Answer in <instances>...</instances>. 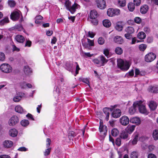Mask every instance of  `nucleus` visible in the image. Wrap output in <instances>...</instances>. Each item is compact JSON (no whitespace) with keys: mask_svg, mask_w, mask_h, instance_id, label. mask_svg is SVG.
Masks as SVG:
<instances>
[{"mask_svg":"<svg viewBox=\"0 0 158 158\" xmlns=\"http://www.w3.org/2000/svg\"><path fill=\"white\" fill-rule=\"evenodd\" d=\"M117 65L119 68L123 71L128 70L130 66L129 62L121 59L118 60Z\"/></svg>","mask_w":158,"mask_h":158,"instance_id":"1","label":"nucleus"},{"mask_svg":"<svg viewBox=\"0 0 158 158\" xmlns=\"http://www.w3.org/2000/svg\"><path fill=\"white\" fill-rule=\"evenodd\" d=\"M64 4L67 9L72 14L74 13L76 9L80 7V6L76 3H75L72 6H71V2L69 0L65 1Z\"/></svg>","mask_w":158,"mask_h":158,"instance_id":"2","label":"nucleus"},{"mask_svg":"<svg viewBox=\"0 0 158 158\" xmlns=\"http://www.w3.org/2000/svg\"><path fill=\"white\" fill-rule=\"evenodd\" d=\"M134 105H136L139 107V109L140 113L146 114H148L145 105L143 103V102L142 100L135 101L134 103Z\"/></svg>","mask_w":158,"mask_h":158,"instance_id":"3","label":"nucleus"},{"mask_svg":"<svg viewBox=\"0 0 158 158\" xmlns=\"http://www.w3.org/2000/svg\"><path fill=\"white\" fill-rule=\"evenodd\" d=\"M1 70L3 72L5 73H9L12 71L11 67L7 64H3L0 66Z\"/></svg>","mask_w":158,"mask_h":158,"instance_id":"4","label":"nucleus"},{"mask_svg":"<svg viewBox=\"0 0 158 158\" xmlns=\"http://www.w3.org/2000/svg\"><path fill=\"white\" fill-rule=\"evenodd\" d=\"M120 10L118 9H114L110 8L108 9L107 11L108 15L110 17L119 15L120 14Z\"/></svg>","mask_w":158,"mask_h":158,"instance_id":"5","label":"nucleus"},{"mask_svg":"<svg viewBox=\"0 0 158 158\" xmlns=\"http://www.w3.org/2000/svg\"><path fill=\"white\" fill-rule=\"evenodd\" d=\"M21 12L20 11L18 10H15L11 13L10 18L13 21H16L20 18Z\"/></svg>","mask_w":158,"mask_h":158,"instance_id":"6","label":"nucleus"},{"mask_svg":"<svg viewBox=\"0 0 158 158\" xmlns=\"http://www.w3.org/2000/svg\"><path fill=\"white\" fill-rule=\"evenodd\" d=\"M99 131L101 133V135L104 138L106 135L107 131V128L105 125H103L102 123L100 122V126L99 127Z\"/></svg>","mask_w":158,"mask_h":158,"instance_id":"7","label":"nucleus"},{"mask_svg":"<svg viewBox=\"0 0 158 158\" xmlns=\"http://www.w3.org/2000/svg\"><path fill=\"white\" fill-rule=\"evenodd\" d=\"M156 58V55L152 52H150L145 56V60L148 62H150L153 61Z\"/></svg>","mask_w":158,"mask_h":158,"instance_id":"8","label":"nucleus"},{"mask_svg":"<svg viewBox=\"0 0 158 158\" xmlns=\"http://www.w3.org/2000/svg\"><path fill=\"white\" fill-rule=\"evenodd\" d=\"M95 1L98 8L103 9L106 8V5L105 0H95Z\"/></svg>","mask_w":158,"mask_h":158,"instance_id":"9","label":"nucleus"},{"mask_svg":"<svg viewBox=\"0 0 158 158\" xmlns=\"http://www.w3.org/2000/svg\"><path fill=\"white\" fill-rule=\"evenodd\" d=\"M19 122V119L17 116H13L9 119L8 123L10 126H14Z\"/></svg>","mask_w":158,"mask_h":158,"instance_id":"10","label":"nucleus"},{"mask_svg":"<svg viewBox=\"0 0 158 158\" xmlns=\"http://www.w3.org/2000/svg\"><path fill=\"white\" fill-rule=\"evenodd\" d=\"M46 142L47 143L46 144V148H48L47 149H46L44 152V155L45 156H46L49 155L51 150V148H49L50 146L51 140L49 138H47L46 140Z\"/></svg>","mask_w":158,"mask_h":158,"instance_id":"11","label":"nucleus"},{"mask_svg":"<svg viewBox=\"0 0 158 158\" xmlns=\"http://www.w3.org/2000/svg\"><path fill=\"white\" fill-rule=\"evenodd\" d=\"M130 120L127 116H123L120 119V122L121 124L124 126L127 125L129 123Z\"/></svg>","mask_w":158,"mask_h":158,"instance_id":"12","label":"nucleus"},{"mask_svg":"<svg viewBox=\"0 0 158 158\" xmlns=\"http://www.w3.org/2000/svg\"><path fill=\"white\" fill-rule=\"evenodd\" d=\"M130 122L132 123L136 124L138 125L141 123V121L140 118L137 117H134L130 118Z\"/></svg>","mask_w":158,"mask_h":158,"instance_id":"13","label":"nucleus"},{"mask_svg":"<svg viewBox=\"0 0 158 158\" xmlns=\"http://www.w3.org/2000/svg\"><path fill=\"white\" fill-rule=\"evenodd\" d=\"M121 114V110L118 109L114 110L112 113V116L114 118H118L119 117Z\"/></svg>","mask_w":158,"mask_h":158,"instance_id":"14","label":"nucleus"},{"mask_svg":"<svg viewBox=\"0 0 158 158\" xmlns=\"http://www.w3.org/2000/svg\"><path fill=\"white\" fill-rule=\"evenodd\" d=\"M148 10V6L147 5H143L140 7V12L141 14H144L147 13Z\"/></svg>","mask_w":158,"mask_h":158,"instance_id":"15","label":"nucleus"},{"mask_svg":"<svg viewBox=\"0 0 158 158\" xmlns=\"http://www.w3.org/2000/svg\"><path fill=\"white\" fill-rule=\"evenodd\" d=\"M13 142L9 140H6L3 143L4 147L6 148H9L11 147L13 145Z\"/></svg>","mask_w":158,"mask_h":158,"instance_id":"16","label":"nucleus"},{"mask_svg":"<svg viewBox=\"0 0 158 158\" xmlns=\"http://www.w3.org/2000/svg\"><path fill=\"white\" fill-rule=\"evenodd\" d=\"M113 110L112 108H108V107H105L103 109V111L104 113H105L106 115V121H108L109 120V111H112Z\"/></svg>","mask_w":158,"mask_h":158,"instance_id":"17","label":"nucleus"},{"mask_svg":"<svg viewBox=\"0 0 158 158\" xmlns=\"http://www.w3.org/2000/svg\"><path fill=\"white\" fill-rule=\"evenodd\" d=\"M18 133V131L15 128L10 129L9 131V135L13 137H16Z\"/></svg>","mask_w":158,"mask_h":158,"instance_id":"18","label":"nucleus"},{"mask_svg":"<svg viewBox=\"0 0 158 158\" xmlns=\"http://www.w3.org/2000/svg\"><path fill=\"white\" fill-rule=\"evenodd\" d=\"M114 40L115 43L119 44H121L123 42V40L122 37L119 36H115Z\"/></svg>","mask_w":158,"mask_h":158,"instance_id":"19","label":"nucleus"},{"mask_svg":"<svg viewBox=\"0 0 158 158\" xmlns=\"http://www.w3.org/2000/svg\"><path fill=\"white\" fill-rule=\"evenodd\" d=\"M15 39L17 42L20 43H23L25 41V38L23 36L19 35H17L15 36Z\"/></svg>","mask_w":158,"mask_h":158,"instance_id":"20","label":"nucleus"},{"mask_svg":"<svg viewBox=\"0 0 158 158\" xmlns=\"http://www.w3.org/2000/svg\"><path fill=\"white\" fill-rule=\"evenodd\" d=\"M148 90L149 92L153 93L158 92V85L149 86L148 88Z\"/></svg>","mask_w":158,"mask_h":158,"instance_id":"21","label":"nucleus"},{"mask_svg":"<svg viewBox=\"0 0 158 158\" xmlns=\"http://www.w3.org/2000/svg\"><path fill=\"white\" fill-rule=\"evenodd\" d=\"M135 126L132 125L130 126H128L126 129V131L129 134H131L134 130Z\"/></svg>","mask_w":158,"mask_h":158,"instance_id":"22","label":"nucleus"},{"mask_svg":"<svg viewBox=\"0 0 158 158\" xmlns=\"http://www.w3.org/2000/svg\"><path fill=\"white\" fill-rule=\"evenodd\" d=\"M98 16L97 12L95 10H91L90 13V18L91 19H95Z\"/></svg>","mask_w":158,"mask_h":158,"instance_id":"23","label":"nucleus"},{"mask_svg":"<svg viewBox=\"0 0 158 158\" xmlns=\"http://www.w3.org/2000/svg\"><path fill=\"white\" fill-rule=\"evenodd\" d=\"M128 133L127 131H123L120 135V137L124 139H128Z\"/></svg>","mask_w":158,"mask_h":158,"instance_id":"24","label":"nucleus"},{"mask_svg":"<svg viewBox=\"0 0 158 158\" xmlns=\"http://www.w3.org/2000/svg\"><path fill=\"white\" fill-rule=\"evenodd\" d=\"M149 106L151 110H154L156 108L157 105L155 102L151 101L149 104Z\"/></svg>","mask_w":158,"mask_h":158,"instance_id":"25","label":"nucleus"},{"mask_svg":"<svg viewBox=\"0 0 158 158\" xmlns=\"http://www.w3.org/2000/svg\"><path fill=\"white\" fill-rule=\"evenodd\" d=\"M137 106L136 105H134V104L133 106H132L130 108L129 110V113L131 114H134L136 112V107H137Z\"/></svg>","mask_w":158,"mask_h":158,"instance_id":"26","label":"nucleus"},{"mask_svg":"<svg viewBox=\"0 0 158 158\" xmlns=\"http://www.w3.org/2000/svg\"><path fill=\"white\" fill-rule=\"evenodd\" d=\"M15 111L19 113L22 114L24 112V110L20 106L18 105L15 106Z\"/></svg>","mask_w":158,"mask_h":158,"instance_id":"27","label":"nucleus"},{"mask_svg":"<svg viewBox=\"0 0 158 158\" xmlns=\"http://www.w3.org/2000/svg\"><path fill=\"white\" fill-rule=\"evenodd\" d=\"M100 59L102 61L101 64L100 65V66H103L105 64H106L108 61V60H107L105 57L103 56H99Z\"/></svg>","mask_w":158,"mask_h":158,"instance_id":"28","label":"nucleus"},{"mask_svg":"<svg viewBox=\"0 0 158 158\" xmlns=\"http://www.w3.org/2000/svg\"><path fill=\"white\" fill-rule=\"evenodd\" d=\"M24 95V94L21 93V95H19L15 96L13 98V101L15 102H19L21 100L22 97Z\"/></svg>","mask_w":158,"mask_h":158,"instance_id":"29","label":"nucleus"},{"mask_svg":"<svg viewBox=\"0 0 158 158\" xmlns=\"http://www.w3.org/2000/svg\"><path fill=\"white\" fill-rule=\"evenodd\" d=\"M152 137L155 140H157L158 139V130H154L152 133Z\"/></svg>","mask_w":158,"mask_h":158,"instance_id":"30","label":"nucleus"},{"mask_svg":"<svg viewBox=\"0 0 158 158\" xmlns=\"http://www.w3.org/2000/svg\"><path fill=\"white\" fill-rule=\"evenodd\" d=\"M125 31L128 33L132 34L134 32V28L131 27H128L125 29Z\"/></svg>","mask_w":158,"mask_h":158,"instance_id":"31","label":"nucleus"},{"mask_svg":"<svg viewBox=\"0 0 158 158\" xmlns=\"http://www.w3.org/2000/svg\"><path fill=\"white\" fill-rule=\"evenodd\" d=\"M102 23L103 26L106 27H109L111 25V23L108 19L104 20Z\"/></svg>","mask_w":158,"mask_h":158,"instance_id":"32","label":"nucleus"},{"mask_svg":"<svg viewBox=\"0 0 158 158\" xmlns=\"http://www.w3.org/2000/svg\"><path fill=\"white\" fill-rule=\"evenodd\" d=\"M20 123L22 126L26 127L29 125V122L27 120L23 119L21 121Z\"/></svg>","mask_w":158,"mask_h":158,"instance_id":"33","label":"nucleus"},{"mask_svg":"<svg viewBox=\"0 0 158 158\" xmlns=\"http://www.w3.org/2000/svg\"><path fill=\"white\" fill-rule=\"evenodd\" d=\"M139 39L143 40L145 38L146 35L145 33L143 32H139L137 35Z\"/></svg>","mask_w":158,"mask_h":158,"instance_id":"34","label":"nucleus"},{"mask_svg":"<svg viewBox=\"0 0 158 158\" xmlns=\"http://www.w3.org/2000/svg\"><path fill=\"white\" fill-rule=\"evenodd\" d=\"M115 52L116 54L120 55L123 53V50L121 48L118 47L115 48Z\"/></svg>","mask_w":158,"mask_h":158,"instance_id":"35","label":"nucleus"},{"mask_svg":"<svg viewBox=\"0 0 158 158\" xmlns=\"http://www.w3.org/2000/svg\"><path fill=\"white\" fill-rule=\"evenodd\" d=\"M135 5L132 2L129 3L128 4V8L129 10L131 11H133L135 9Z\"/></svg>","mask_w":158,"mask_h":158,"instance_id":"36","label":"nucleus"},{"mask_svg":"<svg viewBox=\"0 0 158 158\" xmlns=\"http://www.w3.org/2000/svg\"><path fill=\"white\" fill-rule=\"evenodd\" d=\"M111 132L112 135L114 137L116 136L119 134V131L116 128L113 129Z\"/></svg>","mask_w":158,"mask_h":158,"instance_id":"37","label":"nucleus"},{"mask_svg":"<svg viewBox=\"0 0 158 158\" xmlns=\"http://www.w3.org/2000/svg\"><path fill=\"white\" fill-rule=\"evenodd\" d=\"M24 70L25 73L27 75H28L31 73V70L28 66H24Z\"/></svg>","mask_w":158,"mask_h":158,"instance_id":"38","label":"nucleus"},{"mask_svg":"<svg viewBox=\"0 0 158 158\" xmlns=\"http://www.w3.org/2000/svg\"><path fill=\"white\" fill-rule=\"evenodd\" d=\"M115 28L118 31H121L123 29V26L121 23H118L115 26Z\"/></svg>","mask_w":158,"mask_h":158,"instance_id":"39","label":"nucleus"},{"mask_svg":"<svg viewBox=\"0 0 158 158\" xmlns=\"http://www.w3.org/2000/svg\"><path fill=\"white\" fill-rule=\"evenodd\" d=\"M118 5L122 7L125 6L126 5V1L125 0H118Z\"/></svg>","mask_w":158,"mask_h":158,"instance_id":"40","label":"nucleus"},{"mask_svg":"<svg viewBox=\"0 0 158 158\" xmlns=\"http://www.w3.org/2000/svg\"><path fill=\"white\" fill-rule=\"evenodd\" d=\"M9 21L8 18L6 17L0 21V25H3L6 23H8Z\"/></svg>","mask_w":158,"mask_h":158,"instance_id":"41","label":"nucleus"},{"mask_svg":"<svg viewBox=\"0 0 158 158\" xmlns=\"http://www.w3.org/2000/svg\"><path fill=\"white\" fill-rule=\"evenodd\" d=\"M138 153L136 151H133L130 155V157L131 158H137L138 156Z\"/></svg>","mask_w":158,"mask_h":158,"instance_id":"42","label":"nucleus"},{"mask_svg":"<svg viewBox=\"0 0 158 158\" xmlns=\"http://www.w3.org/2000/svg\"><path fill=\"white\" fill-rule=\"evenodd\" d=\"M66 69L69 71H70L72 69L73 64L67 62L66 63Z\"/></svg>","mask_w":158,"mask_h":158,"instance_id":"43","label":"nucleus"},{"mask_svg":"<svg viewBox=\"0 0 158 158\" xmlns=\"http://www.w3.org/2000/svg\"><path fill=\"white\" fill-rule=\"evenodd\" d=\"M138 138V134H136L134 136V138L132 141V143L133 144H135L137 143Z\"/></svg>","mask_w":158,"mask_h":158,"instance_id":"44","label":"nucleus"},{"mask_svg":"<svg viewBox=\"0 0 158 158\" xmlns=\"http://www.w3.org/2000/svg\"><path fill=\"white\" fill-rule=\"evenodd\" d=\"M139 48L140 51H143L146 48L147 45L145 44H142L139 45Z\"/></svg>","mask_w":158,"mask_h":158,"instance_id":"45","label":"nucleus"},{"mask_svg":"<svg viewBox=\"0 0 158 158\" xmlns=\"http://www.w3.org/2000/svg\"><path fill=\"white\" fill-rule=\"evenodd\" d=\"M142 0H134L133 2L134 5L136 6H138L140 5Z\"/></svg>","mask_w":158,"mask_h":158,"instance_id":"46","label":"nucleus"},{"mask_svg":"<svg viewBox=\"0 0 158 158\" xmlns=\"http://www.w3.org/2000/svg\"><path fill=\"white\" fill-rule=\"evenodd\" d=\"M5 59V54L2 52H0V61H3Z\"/></svg>","mask_w":158,"mask_h":158,"instance_id":"47","label":"nucleus"},{"mask_svg":"<svg viewBox=\"0 0 158 158\" xmlns=\"http://www.w3.org/2000/svg\"><path fill=\"white\" fill-rule=\"evenodd\" d=\"M98 42L100 45H102L104 43L105 41L103 38L99 37L98 40Z\"/></svg>","mask_w":158,"mask_h":158,"instance_id":"48","label":"nucleus"},{"mask_svg":"<svg viewBox=\"0 0 158 158\" xmlns=\"http://www.w3.org/2000/svg\"><path fill=\"white\" fill-rule=\"evenodd\" d=\"M156 149V147L155 146L152 145H149L148 147V149L149 152H152V151L155 150Z\"/></svg>","mask_w":158,"mask_h":158,"instance_id":"49","label":"nucleus"},{"mask_svg":"<svg viewBox=\"0 0 158 158\" xmlns=\"http://www.w3.org/2000/svg\"><path fill=\"white\" fill-rule=\"evenodd\" d=\"M8 4L11 7H14L16 4L15 2L14 1H10L8 2Z\"/></svg>","mask_w":158,"mask_h":158,"instance_id":"50","label":"nucleus"},{"mask_svg":"<svg viewBox=\"0 0 158 158\" xmlns=\"http://www.w3.org/2000/svg\"><path fill=\"white\" fill-rule=\"evenodd\" d=\"M81 81L87 84L89 86V82L87 78H82L81 79Z\"/></svg>","mask_w":158,"mask_h":158,"instance_id":"51","label":"nucleus"},{"mask_svg":"<svg viewBox=\"0 0 158 158\" xmlns=\"http://www.w3.org/2000/svg\"><path fill=\"white\" fill-rule=\"evenodd\" d=\"M115 143L118 146H120L121 144V139L120 138H117L116 140Z\"/></svg>","mask_w":158,"mask_h":158,"instance_id":"52","label":"nucleus"},{"mask_svg":"<svg viewBox=\"0 0 158 158\" xmlns=\"http://www.w3.org/2000/svg\"><path fill=\"white\" fill-rule=\"evenodd\" d=\"M76 134L73 131H70L68 133V136L69 137H74L75 136Z\"/></svg>","mask_w":158,"mask_h":158,"instance_id":"53","label":"nucleus"},{"mask_svg":"<svg viewBox=\"0 0 158 158\" xmlns=\"http://www.w3.org/2000/svg\"><path fill=\"white\" fill-rule=\"evenodd\" d=\"M103 53L106 56L108 57V56L109 54V50L107 49H104L103 51Z\"/></svg>","mask_w":158,"mask_h":158,"instance_id":"54","label":"nucleus"},{"mask_svg":"<svg viewBox=\"0 0 158 158\" xmlns=\"http://www.w3.org/2000/svg\"><path fill=\"white\" fill-rule=\"evenodd\" d=\"M125 37L128 39H131L132 38V36L131 34L127 33L125 34Z\"/></svg>","mask_w":158,"mask_h":158,"instance_id":"55","label":"nucleus"},{"mask_svg":"<svg viewBox=\"0 0 158 158\" xmlns=\"http://www.w3.org/2000/svg\"><path fill=\"white\" fill-rule=\"evenodd\" d=\"M135 22L137 23H139L141 22V20L139 17H136L134 19Z\"/></svg>","mask_w":158,"mask_h":158,"instance_id":"56","label":"nucleus"},{"mask_svg":"<svg viewBox=\"0 0 158 158\" xmlns=\"http://www.w3.org/2000/svg\"><path fill=\"white\" fill-rule=\"evenodd\" d=\"M88 42V44L89 46H94V41L92 40H91L89 39H87Z\"/></svg>","mask_w":158,"mask_h":158,"instance_id":"57","label":"nucleus"},{"mask_svg":"<svg viewBox=\"0 0 158 158\" xmlns=\"http://www.w3.org/2000/svg\"><path fill=\"white\" fill-rule=\"evenodd\" d=\"M92 61L94 62V63L96 64H100V60L97 58H95L93 59L92 60Z\"/></svg>","mask_w":158,"mask_h":158,"instance_id":"58","label":"nucleus"},{"mask_svg":"<svg viewBox=\"0 0 158 158\" xmlns=\"http://www.w3.org/2000/svg\"><path fill=\"white\" fill-rule=\"evenodd\" d=\"M26 117L29 119H31L32 120H34V119L33 117V116L30 114L28 113L26 115Z\"/></svg>","mask_w":158,"mask_h":158,"instance_id":"59","label":"nucleus"},{"mask_svg":"<svg viewBox=\"0 0 158 158\" xmlns=\"http://www.w3.org/2000/svg\"><path fill=\"white\" fill-rule=\"evenodd\" d=\"M148 158H157L156 156L153 154L150 153L148 156Z\"/></svg>","mask_w":158,"mask_h":158,"instance_id":"60","label":"nucleus"},{"mask_svg":"<svg viewBox=\"0 0 158 158\" xmlns=\"http://www.w3.org/2000/svg\"><path fill=\"white\" fill-rule=\"evenodd\" d=\"M91 21V23L94 25H97L98 24V22L97 20L95 19H92Z\"/></svg>","mask_w":158,"mask_h":158,"instance_id":"61","label":"nucleus"},{"mask_svg":"<svg viewBox=\"0 0 158 158\" xmlns=\"http://www.w3.org/2000/svg\"><path fill=\"white\" fill-rule=\"evenodd\" d=\"M150 1L152 3V4L158 6V0H148Z\"/></svg>","mask_w":158,"mask_h":158,"instance_id":"62","label":"nucleus"},{"mask_svg":"<svg viewBox=\"0 0 158 158\" xmlns=\"http://www.w3.org/2000/svg\"><path fill=\"white\" fill-rule=\"evenodd\" d=\"M143 30L146 33H148L150 32V29L148 27H144L143 29Z\"/></svg>","mask_w":158,"mask_h":158,"instance_id":"63","label":"nucleus"},{"mask_svg":"<svg viewBox=\"0 0 158 158\" xmlns=\"http://www.w3.org/2000/svg\"><path fill=\"white\" fill-rule=\"evenodd\" d=\"M0 158H10V157L8 155H2L0 156Z\"/></svg>","mask_w":158,"mask_h":158,"instance_id":"64","label":"nucleus"}]
</instances>
